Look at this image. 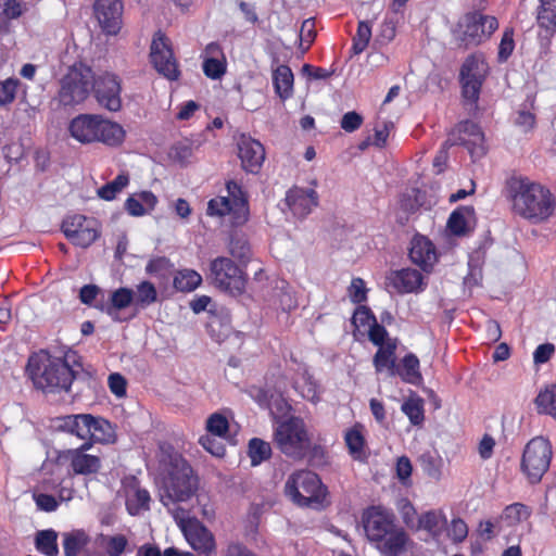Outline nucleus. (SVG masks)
<instances>
[{"label": "nucleus", "instance_id": "1", "mask_svg": "<svg viewBox=\"0 0 556 556\" xmlns=\"http://www.w3.org/2000/svg\"><path fill=\"white\" fill-rule=\"evenodd\" d=\"M81 367L76 352L68 350L63 356H53L46 349L31 352L25 365V375L36 390L43 393L70 392Z\"/></svg>", "mask_w": 556, "mask_h": 556}, {"label": "nucleus", "instance_id": "2", "mask_svg": "<svg viewBox=\"0 0 556 556\" xmlns=\"http://www.w3.org/2000/svg\"><path fill=\"white\" fill-rule=\"evenodd\" d=\"M505 197L511 212L532 225H541L556 215V195L528 176L514 175L505 181Z\"/></svg>", "mask_w": 556, "mask_h": 556}, {"label": "nucleus", "instance_id": "3", "mask_svg": "<svg viewBox=\"0 0 556 556\" xmlns=\"http://www.w3.org/2000/svg\"><path fill=\"white\" fill-rule=\"evenodd\" d=\"M160 467V501L164 506L187 502L197 493L199 477L180 453L172 447L164 451Z\"/></svg>", "mask_w": 556, "mask_h": 556}, {"label": "nucleus", "instance_id": "4", "mask_svg": "<svg viewBox=\"0 0 556 556\" xmlns=\"http://www.w3.org/2000/svg\"><path fill=\"white\" fill-rule=\"evenodd\" d=\"M363 525L367 539L387 556H397L405 552L409 540L406 531L396 525V517L391 509L381 505L370 506L364 510Z\"/></svg>", "mask_w": 556, "mask_h": 556}, {"label": "nucleus", "instance_id": "5", "mask_svg": "<svg viewBox=\"0 0 556 556\" xmlns=\"http://www.w3.org/2000/svg\"><path fill=\"white\" fill-rule=\"evenodd\" d=\"M68 132L81 144L101 142L111 148L122 146L126 137V131L121 124L99 114L75 116L68 124Z\"/></svg>", "mask_w": 556, "mask_h": 556}, {"label": "nucleus", "instance_id": "6", "mask_svg": "<svg viewBox=\"0 0 556 556\" xmlns=\"http://www.w3.org/2000/svg\"><path fill=\"white\" fill-rule=\"evenodd\" d=\"M227 195L207 202L206 215L227 219L231 227L243 226L250 216L249 200L242 186L235 180L226 182Z\"/></svg>", "mask_w": 556, "mask_h": 556}, {"label": "nucleus", "instance_id": "7", "mask_svg": "<svg viewBox=\"0 0 556 556\" xmlns=\"http://www.w3.org/2000/svg\"><path fill=\"white\" fill-rule=\"evenodd\" d=\"M274 442L287 457L302 460L311 447V437L304 420L291 416L279 422L274 432Z\"/></svg>", "mask_w": 556, "mask_h": 556}, {"label": "nucleus", "instance_id": "8", "mask_svg": "<svg viewBox=\"0 0 556 556\" xmlns=\"http://www.w3.org/2000/svg\"><path fill=\"white\" fill-rule=\"evenodd\" d=\"M286 494L303 507H320L326 498L327 489L317 473L311 470H298L289 476Z\"/></svg>", "mask_w": 556, "mask_h": 556}, {"label": "nucleus", "instance_id": "9", "mask_svg": "<svg viewBox=\"0 0 556 556\" xmlns=\"http://www.w3.org/2000/svg\"><path fill=\"white\" fill-rule=\"evenodd\" d=\"M497 28L496 17L480 11H471L458 20L454 34L458 46L469 49L489 40Z\"/></svg>", "mask_w": 556, "mask_h": 556}, {"label": "nucleus", "instance_id": "10", "mask_svg": "<svg viewBox=\"0 0 556 556\" xmlns=\"http://www.w3.org/2000/svg\"><path fill=\"white\" fill-rule=\"evenodd\" d=\"M92 81V68L83 62L74 63L60 80L59 103L75 106L85 102L91 92Z\"/></svg>", "mask_w": 556, "mask_h": 556}, {"label": "nucleus", "instance_id": "11", "mask_svg": "<svg viewBox=\"0 0 556 556\" xmlns=\"http://www.w3.org/2000/svg\"><path fill=\"white\" fill-rule=\"evenodd\" d=\"M553 457L552 443L542 435L532 438L525 446L520 468L531 484H538L547 472Z\"/></svg>", "mask_w": 556, "mask_h": 556}, {"label": "nucleus", "instance_id": "12", "mask_svg": "<svg viewBox=\"0 0 556 556\" xmlns=\"http://www.w3.org/2000/svg\"><path fill=\"white\" fill-rule=\"evenodd\" d=\"M489 65L482 54L472 53L462 64L459 71V84L465 105L470 110L478 109V101L482 85L486 78Z\"/></svg>", "mask_w": 556, "mask_h": 556}, {"label": "nucleus", "instance_id": "13", "mask_svg": "<svg viewBox=\"0 0 556 556\" xmlns=\"http://www.w3.org/2000/svg\"><path fill=\"white\" fill-rule=\"evenodd\" d=\"M210 276L216 287L231 294H241L247 279L239 266L229 257L219 256L211 262Z\"/></svg>", "mask_w": 556, "mask_h": 556}, {"label": "nucleus", "instance_id": "14", "mask_svg": "<svg viewBox=\"0 0 556 556\" xmlns=\"http://www.w3.org/2000/svg\"><path fill=\"white\" fill-rule=\"evenodd\" d=\"M122 78L111 72H104L98 76L93 74L91 92L98 104L110 111L118 112L122 110Z\"/></svg>", "mask_w": 556, "mask_h": 556}, {"label": "nucleus", "instance_id": "15", "mask_svg": "<svg viewBox=\"0 0 556 556\" xmlns=\"http://www.w3.org/2000/svg\"><path fill=\"white\" fill-rule=\"evenodd\" d=\"M61 230L72 244L83 249L89 248L100 237L98 222L81 214L67 216Z\"/></svg>", "mask_w": 556, "mask_h": 556}, {"label": "nucleus", "instance_id": "16", "mask_svg": "<svg viewBox=\"0 0 556 556\" xmlns=\"http://www.w3.org/2000/svg\"><path fill=\"white\" fill-rule=\"evenodd\" d=\"M150 60L156 72L167 79L177 80L179 78L180 71L170 41L162 31H157L152 39Z\"/></svg>", "mask_w": 556, "mask_h": 556}, {"label": "nucleus", "instance_id": "17", "mask_svg": "<svg viewBox=\"0 0 556 556\" xmlns=\"http://www.w3.org/2000/svg\"><path fill=\"white\" fill-rule=\"evenodd\" d=\"M91 446V441H85L80 446L76 448H68L60 452L59 459L68 464L73 475H96L100 471L102 462L99 456L87 453Z\"/></svg>", "mask_w": 556, "mask_h": 556}, {"label": "nucleus", "instance_id": "18", "mask_svg": "<svg viewBox=\"0 0 556 556\" xmlns=\"http://www.w3.org/2000/svg\"><path fill=\"white\" fill-rule=\"evenodd\" d=\"M181 530L190 546L201 556H212L216 552L214 534L197 518L181 522Z\"/></svg>", "mask_w": 556, "mask_h": 556}, {"label": "nucleus", "instance_id": "19", "mask_svg": "<svg viewBox=\"0 0 556 556\" xmlns=\"http://www.w3.org/2000/svg\"><path fill=\"white\" fill-rule=\"evenodd\" d=\"M94 15L108 35L119 33L123 24V1L122 0H97L93 5Z\"/></svg>", "mask_w": 556, "mask_h": 556}, {"label": "nucleus", "instance_id": "20", "mask_svg": "<svg viewBox=\"0 0 556 556\" xmlns=\"http://www.w3.org/2000/svg\"><path fill=\"white\" fill-rule=\"evenodd\" d=\"M455 135L457 137L452 144L464 146L471 156H481L485 153L484 135L477 123L468 119L460 122L453 132V136Z\"/></svg>", "mask_w": 556, "mask_h": 556}, {"label": "nucleus", "instance_id": "21", "mask_svg": "<svg viewBox=\"0 0 556 556\" xmlns=\"http://www.w3.org/2000/svg\"><path fill=\"white\" fill-rule=\"evenodd\" d=\"M238 155L245 172L257 174L265 160V149L260 141L241 135L238 141Z\"/></svg>", "mask_w": 556, "mask_h": 556}, {"label": "nucleus", "instance_id": "22", "mask_svg": "<svg viewBox=\"0 0 556 556\" xmlns=\"http://www.w3.org/2000/svg\"><path fill=\"white\" fill-rule=\"evenodd\" d=\"M387 285L399 294L418 293L426 287L422 274L414 268L392 270L387 277Z\"/></svg>", "mask_w": 556, "mask_h": 556}, {"label": "nucleus", "instance_id": "23", "mask_svg": "<svg viewBox=\"0 0 556 556\" xmlns=\"http://www.w3.org/2000/svg\"><path fill=\"white\" fill-rule=\"evenodd\" d=\"M124 492L126 509L130 516H138L150 509V493L140 485L136 477H129L125 480Z\"/></svg>", "mask_w": 556, "mask_h": 556}, {"label": "nucleus", "instance_id": "24", "mask_svg": "<svg viewBox=\"0 0 556 556\" xmlns=\"http://www.w3.org/2000/svg\"><path fill=\"white\" fill-rule=\"evenodd\" d=\"M286 201L295 216L304 217L317 206L318 195L314 189L293 187L287 192Z\"/></svg>", "mask_w": 556, "mask_h": 556}, {"label": "nucleus", "instance_id": "25", "mask_svg": "<svg viewBox=\"0 0 556 556\" xmlns=\"http://www.w3.org/2000/svg\"><path fill=\"white\" fill-rule=\"evenodd\" d=\"M97 422L96 417L90 414L67 415L59 418L58 428L81 440L90 441V429Z\"/></svg>", "mask_w": 556, "mask_h": 556}, {"label": "nucleus", "instance_id": "26", "mask_svg": "<svg viewBox=\"0 0 556 556\" xmlns=\"http://www.w3.org/2000/svg\"><path fill=\"white\" fill-rule=\"evenodd\" d=\"M409 257L414 264L428 271L437 262L435 247L427 237L417 235L412 240Z\"/></svg>", "mask_w": 556, "mask_h": 556}, {"label": "nucleus", "instance_id": "27", "mask_svg": "<svg viewBox=\"0 0 556 556\" xmlns=\"http://www.w3.org/2000/svg\"><path fill=\"white\" fill-rule=\"evenodd\" d=\"M416 531H426L434 541H439L447 527V518L442 509H430L418 516Z\"/></svg>", "mask_w": 556, "mask_h": 556}, {"label": "nucleus", "instance_id": "28", "mask_svg": "<svg viewBox=\"0 0 556 556\" xmlns=\"http://www.w3.org/2000/svg\"><path fill=\"white\" fill-rule=\"evenodd\" d=\"M396 339H388L387 344L378 346L372 357L376 374H381L387 370L389 376L393 377V371L396 366Z\"/></svg>", "mask_w": 556, "mask_h": 556}, {"label": "nucleus", "instance_id": "29", "mask_svg": "<svg viewBox=\"0 0 556 556\" xmlns=\"http://www.w3.org/2000/svg\"><path fill=\"white\" fill-rule=\"evenodd\" d=\"M475 219L472 205H460L456 207L447 219L446 227L450 232L457 237L467 236L471 231L470 222Z\"/></svg>", "mask_w": 556, "mask_h": 556}, {"label": "nucleus", "instance_id": "30", "mask_svg": "<svg viewBox=\"0 0 556 556\" xmlns=\"http://www.w3.org/2000/svg\"><path fill=\"white\" fill-rule=\"evenodd\" d=\"M344 442L349 454L354 460L365 462L368 458L364 426L362 424L356 422L345 431Z\"/></svg>", "mask_w": 556, "mask_h": 556}, {"label": "nucleus", "instance_id": "31", "mask_svg": "<svg viewBox=\"0 0 556 556\" xmlns=\"http://www.w3.org/2000/svg\"><path fill=\"white\" fill-rule=\"evenodd\" d=\"M134 302V291L129 288H118L111 293L108 303L94 304V307L106 313L114 320H118V312Z\"/></svg>", "mask_w": 556, "mask_h": 556}, {"label": "nucleus", "instance_id": "32", "mask_svg": "<svg viewBox=\"0 0 556 556\" xmlns=\"http://www.w3.org/2000/svg\"><path fill=\"white\" fill-rule=\"evenodd\" d=\"M394 376H399L406 383L419 384L422 381V376L418 357L414 353L406 354L401 363L396 364Z\"/></svg>", "mask_w": 556, "mask_h": 556}, {"label": "nucleus", "instance_id": "33", "mask_svg": "<svg viewBox=\"0 0 556 556\" xmlns=\"http://www.w3.org/2000/svg\"><path fill=\"white\" fill-rule=\"evenodd\" d=\"M293 73L288 65H279L273 72V83L276 93L281 100H287L293 94Z\"/></svg>", "mask_w": 556, "mask_h": 556}, {"label": "nucleus", "instance_id": "34", "mask_svg": "<svg viewBox=\"0 0 556 556\" xmlns=\"http://www.w3.org/2000/svg\"><path fill=\"white\" fill-rule=\"evenodd\" d=\"M26 10L23 0H4L0 12V34H8L11 28L10 21L21 17Z\"/></svg>", "mask_w": 556, "mask_h": 556}, {"label": "nucleus", "instance_id": "35", "mask_svg": "<svg viewBox=\"0 0 556 556\" xmlns=\"http://www.w3.org/2000/svg\"><path fill=\"white\" fill-rule=\"evenodd\" d=\"M206 328L210 337L218 343L226 341L233 333L230 319L227 316L213 315ZM235 334L239 336L240 332H235Z\"/></svg>", "mask_w": 556, "mask_h": 556}, {"label": "nucleus", "instance_id": "36", "mask_svg": "<svg viewBox=\"0 0 556 556\" xmlns=\"http://www.w3.org/2000/svg\"><path fill=\"white\" fill-rule=\"evenodd\" d=\"M531 513L529 506L522 503H513L504 508L498 517V522H503L507 527H515L529 519Z\"/></svg>", "mask_w": 556, "mask_h": 556}, {"label": "nucleus", "instance_id": "37", "mask_svg": "<svg viewBox=\"0 0 556 556\" xmlns=\"http://www.w3.org/2000/svg\"><path fill=\"white\" fill-rule=\"evenodd\" d=\"M35 547L45 556H58V532L53 529L37 531L35 535Z\"/></svg>", "mask_w": 556, "mask_h": 556}, {"label": "nucleus", "instance_id": "38", "mask_svg": "<svg viewBox=\"0 0 556 556\" xmlns=\"http://www.w3.org/2000/svg\"><path fill=\"white\" fill-rule=\"evenodd\" d=\"M536 21L541 28L556 33V0H540Z\"/></svg>", "mask_w": 556, "mask_h": 556}, {"label": "nucleus", "instance_id": "39", "mask_svg": "<svg viewBox=\"0 0 556 556\" xmlns=\"http://www.w3.org/2000/svg\"><path fill=\"white\" fill-rule=\"evenodd\" d=\"M534 403L539 414L549 415L556 420V384L542 390L536 395Z\"/></svg>", "mask_w": 556, "mask_h": 556}, {"label": "nucleus", "instance_id": "40", "mask_svg": "<svg viewBox=\"0 0 556 556\" xmlns=\"http://www.w3.org/2000/svg\"><path fill=\"white\" fill-rule=\"evenodd\" d=\"M201 282V275L193 269H182L177 271L173 280L174 288L180 292H191L195 290Z\"/></svg>", "mask_w": 556, "mask_h": 556}, {"label": "nucleus", "instance_id": "41", "mask_svg": "<svg viewBox=\"0 0 556 556\" xmlns=\"http://www.w3.org/2000/svg\"><path fill=\"white\" fill-rule=\"evenodd\" d=\"M89 539L83 531H73L63 534V551L65 556H78L88 544Z\"/></svg>", "mask_w": 556, "mask_h": 556}, {"label": "nucleus", "instance_id": "42", "mask_svg": "<svg viewBox=\"0 0 556 556\" xmlns=\"http://www.w3.org/2000/svg\"><path fill=\"white\" fill-rule=\"evenodd\" d=\"M134 301L138 307L146 308L157 301V291L154 285L148 280L136 286Z\"/></svg>", "mask_w": 556, "mask_h": 556}, {"label": "nucleus", "instance_id": "43", "mask_svg": "<svg viewBox=\"0 0 556 556\" xmlns=\"http://www.w3.org/2000/svg\"><path fill=\"white\" fill-rule=\"evenodd\" d=\"M249 457L251 459V464L253 466H257L261 463L267 460L271 456V446L268 442L258 439L253 438L249 441Z\"/></svg>", "mask_w": 556, "mask_h": 556}, {"label": "nucleus", "instance_id": "44", "mask_svg": "<svg viewBox=\"0 0 556 556\" xmlns=\"http://www.w3.org/2000/svg\"><path fill=\"white\" fill-rule=\"evenodd\" d=\"M414 426H419L425 419L424 401L419 396H410L401 407Z\"/></svg>", "mask_w": 556, "mask_h": 556}, {"label": "nucleus", "instance_id": "45", "mask_svg": "<svg viewBox=\"0 0 556 556\" xmlns=\"http://www.w3.org/2000/svg\"><path fill=\"white\" fill-rule=\"evenodd\" d=\"M205 430L215 437L226 438L229 432V421L222 413H213L206 419Z\"/></svg>", "mask_w": 556, "mask_h": 556}, {"label": "nucleus", "instance_id": "46", "mask_svg": "<svg viewBox=\"0 0 556 556\" xmlns=\"http://www.w3.org/2000/svg\"><path fill=\"white\" fill-rule=\"evenodd\" d=\"M302 384L295 383L294 388L300 392L301 396L304 400H307L313 403L319 402V391H318V384L314 380L313 376L305 370L302 376Z\"/></svg>", "mask_w": 556, "mask_h": 556}, {"label": "nucleus", "instance_id": "47", "mask_svg": "<svg viewBox=\"0 0 556 556\" xmlns=\"http://www.w3.org/2000/svg\"><path fill=\"white\" fill-rule=\"evenodd\" d=\"M371 38V26L369 22L361 21L353 37L352 50L354 54H361L368 46Z\"/></svg>", "mask_w": 556, "mask_h": 556}, {"label": "nucleus", "instance_id": "48", "mask_svg": "<svg viewBox=\"0 0 556 556\" xmlns=\"http://www.w3.org/2000/svg\"><path fill=\"white\" fill-rule=\"evenodd\" d=\"M172 268L173 264L167 257L156 256L148 262L146 271L147 274L159 278H166L170 274Z\"/></svg>", "mask_w": 556, "mask_h": 556}, {"label": "nucleus", "instance_id": "49", "mask_svg": "<svg viewBox=\"0 0 556 556\" xmlns=\"http://www.w3.org/2000/svg\"><path fill=\"white\" fill-rule=\"evenodd\" d=\"M230 254L241 261H248L251 256L249 241L243 236L232 235L229 241Z\"/></svg>", "mask_w": 556, "mask_h": 556}, {"label": "nucleus", "instance_id": "50", "mask_svg": "<svg viewBox=\"0 0 556 556\" xmlns=\"http://www.w3.org/2000/svg\"><path fill=\"white\" fill-rule=\"evenodd\" d=\"M202 70L210 79H220L227 71V59H203Z\"/></svg>", "mask_w": 556, "mask_h": 556}, {"label": "nucleus", "instance_id": "51", "mask_svg": "<svg viewBox=\"0 0 556 556\" xmlns=\"http://www.w3.org/2000/svg\"><path fill=\"white\" fill-rule=\"evenodd\" d=\"M447 529V535L454 544H459L468 536V526L460 517L453 518Z\"/></svg>", "mask_w": 556, "mask_h": 556}, {"label": "nucleus", "instance_id": "52", "mask_svg": "<svg viewBox=\"0 0 556 556\" xmlns=\"http://www.w3.org/2000/svg\"><path fill=\"white\" fill-rule=\"evenodd\" d=\"M514 28L508 27L505 28L500 46H498V53L497 59L498 62L503 63L506 62L509 56L513 54L515 49V40H514Z\"/></svg>", "mask_w": 556, "mask_h": 556}, {"label": "nucleus", "instance_id": "53", "mask_svg": "<svg viewBox=\"0 0 556 556\" xmlns=\"http://www.w3.org/2000/svg\"><path fill=\"white\" fill-rule=\"evenodd\" d=\"M18 86L17 78L10 77L0 81V105L11 104L15 100Z\"/></svg>", "mask_w": 556, "mask_h": 556}, {"label": "nucleus", "instance_id": "54", "mask_svg": "<svg viewBox=\"0 0 556 556\" xmlns=\"http://www.w3.org/2000/svg\"><path fill=\"white\" fill-rule=\"evenodd\" d=\"M199 444L210 454L216 457H223L226 453L225 445L218 441L215 435L206 433L199 438Z\"/></svg>", "mask_w": 556, "mask_h": 556}, {"label": "nucleus", "instance_id": "55", "mask_svg": "<svg viewBox=\"0 0 556 556\" xmlns=\"http://www.w3.org/2000/svg\"><path fill=\"white\" fill-rule=\"evenodd\" d=\"M348 294L352 303L362 304L367 300V289L365 281L355 277L352 279L350 287L348 288Z\"/></svg>", "mask_w": 556, "mask_h": 556}, {"label": "nucleus", "instance_id": "56", "mask_svg": "<svg viewBox=\"0 0 556 556\" xmlns=\"http://www.w3.org/2000/svg\"><path fill=\"white\" fill-rule=\"evenodd\" d=\"M400 514L405 526L412 531H416L418 517L416 508L410 503V501L403 500V503L400 506Z\"/></svg>", "mask_w": 556, "mask_h": 556}, {"label": "nucleus", "instance_id": "57", "mask_svg": "<svg viewBox=\"0 0 556 556\" xmlns=\"http://www.w3.org/2000/svg\"><path fill=\"white\" fill-rule=\"evenodd\" d=\"M127 544L128 541L123 534L109 536L105 544V552L109 556H121L125 552Z\"/></svg>", "mask_w": 556, "mask_h": 556}, {"label": "nucleus", "instance_id": "58", "mask_svg": "<svg viewBox=\"0 0 556 556\" xmlns=\"http://www.w3.org/2000/svg\"><path fill=\"white\" fill-rule=\"evenodd\" d=\"M377 320L375 314L368 306L359 305L352 317V324L357 328L358 326H369Z\"/></svg>", "mask_w": 556, "mask_h": 556}, {"label": "nucleus", "instance_id": "59", "mask_svg": "<svg viewBox=\"0 0 556 556\" xmlns=\"http://www.w3.org/2000/svg\"><path fill=\"white\" fill-rule=\"evenodd\" d=\"M110 391L117 397H123L127 392V381L125 377L118 372H113L108 378Z\"/></svg>", "mask_w": 556, "mask_h": 556}, {"label": "nucleus", "instance_id": "60", "mask_svg": "<svg viewBox=\"0 0 556 556\" xmlns=\"http://www.w3.org/2000/svg\"><path fill=\"white\" fill-rule=\"evenodd\" d=\"M97 425H93L90 433V441L104 442L108 440L111 424L101 417H96Z\"/></svg>", "mask_w": 556, "mask_h": 556}, {"label": "nucleus", "instance_id": "61", "mask_svg": "<svg viewBox=\"0 0 556 556\" xmlns=\"http://www.w3.org/2000/svg\"><path fill=\"white\" fill-rule=\"evenodd\" d=\"M389 333L384 326L380 325L377 320L370 325L368 330V338L376 346L387 344Z\"/></svg>", "mask_w": 556, "mask_h": 556}, {"label": "nucleus", "instance_id": "62", "mask_svg": "<svg viewBox=\"0 0 556 556\" xmlns=\"http://www.w3.org/2000/svg\"><path fill=\"white\" fill-rule=\"evenodd\" d=\"M34 501L39 510L52 513L58 509L59 502L53 495L46 493L34 494Z\"/></svg>", "mask_w": 556, "mask_h": 556}, {"label": "nucleus", "instance_id": "63", "mask_svg": "<svg viewBox=\"0 0 556 556\" xmlns=\"http://www.w3.org/2000/svg\"><path fill=\"white\" fill-rule=\"evenodd\" d=\"M363 116L355 111L345 113L341 118V128L346 132L357 130L363 124Z\"/></svg>", "mask_w": 556, "mask_h": 556}, {"label": "nucleus", "instance_id": "64", "mask_svg": "<svg viewBox=\"0 0 556 556\" xmlns=\"http://www.w3.org/2000/svg\"><path fill=\"white\" fill-rule=\"evenodd\" d=\"M555 353V346L553 343L540 344L533 352V362L536 365L548 362Z\"/></svg>", "mask_w": 556, "mask_h": 556}]
</instances>
